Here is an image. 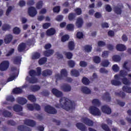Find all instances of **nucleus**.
I'll use <instances>...</instances> for the list:
<instances>
[{
    "label": "nucleus",
    "instance_id": "f257e3e1",
    "mask_svg": "<svg viewBox=\"0 0 131 131\" xmlns=\"http://www.w3.org/2000/svg\"><path fill=\"white\" fill-rule=\"evenodd\" d=\"M59 103L56 105V108H62L66 111L73 110L75 109V103L71 101L68 98L66 97H61L59 100Z\"/></svg>",
    "mask_w": 131,
    "mask_h": 131
},
{
    "label": "nucleus",
    "instance_id": "f03ea898",
    "mask_svg": "<svg viewBox=\"0 0 131 131\" xmlns=\"http://www.w3.org/2000/svg\"><path fill=\"white\" fill-rule=\"evenodd\" d=\"M36 70L37 72L34 70H31L29 72V75L32 77L29 80L30 83H36V82H37V79L35 76H39L41 74V67H37Z\"/></svg>",
    "mask_w": 131,
    "mask_h": 131
},
{
    "label": "nucleus",
    "instance_id": "7ed1b4c3",
    "mask_svg": "<svg viewBox=\"0 0 131 131\" xmlns=\"http://www.w3.org/2000/svg\"><path fill=\"white\" fill-rule=\"evenodd\" d=\"M89 111L91 114L94 115V116H101V115L102 114L99 108L94 105L90 107Z\"/></svg>",
    "mask_w": 131,
    "mask_h": 131
},
{
    "label": "nucleus",
    "instance_id": "20e7f679",
    "mask_svg": "<svg viewBox=\"0 0 131 131\" xmlns=\"http://www.w3.org/2000/svg\"><path fill=\"white\" fill-rule=\"evenodd\" d=\"M68 76V72L66 69H63L60 71V74H56L55 75V78L57 80H61V79H63V77H67Z\"/></svg>",
    "mask_w": 131,
    "mask_h": 131
},
{
    "label": "nucleus",
    "instance_id": "39448f33",
    "mask_svg": "<svg viewBox=\"0 0 131 131\" xmlns=\"http://www.w3.org/2000/svg\"><path fill=\"white\" fill-rule=\"evenodd\" d=\"M10 66V62L9 61L5 60L2 61L0 64V70L1 71H6L9 69Z\"/></svg>",
    "mask_w": 131,
    "mask_h": 131
},
{
    "label": "nucleus",
    "instance_id": "423d86ee",
    "mask_svg": "<svg viewBox=\"0 0 131 131\" xmlns=\"http://www.w3.org/2000/svg\"><path fill=\"white\" fill-rule=\"evenodd\" d=\"M45 112L49 114H56L57 113V110L55 108L50 105L46 106L45 107Z\"/></svg>",
    "mask_w": 131,
    "mask_h": 131
},
{
    "label": "nucleus",
    "instance_id": "0eeeda50",
    "mask_svg": "<svg viewBox=\"0 0 131 131\" xmlns=\"http://www.w3.org/2000/svg\"><path fill=\"white\" fill-rule=\"evenodd\" d=\"M114 78L115 80H111V84L112 85H115V86H118L119 85H121V82L119 80V76L117 74L115 75Z\"/></svg>",
    "mask_w": 131,
    "mask_h": 131
},
{
    "label": "nucleus",
    "instance_id": "6e6552de",
    "mask_svg": "<svg viewBox=\"0 0 131 131\" xmlns=\"http://www.w3.org/2000/svg\"><path fill=\"white\" fill-rule=\"evenodd\" d=\"M51 92L55 97L57 98H62L63 97V92L59 91L58 89L53 88L52 89Z\"/></svg>",
    "mask_w": 131,
    "mask_h": 131
},
{
    "label": "nucleus",
    "instance_id": "1a4fd4ad",
    "mask_svg": "<svg viewBox=\"0 0 131 131\" xmlns=\"http://www.w3.org/2000/svg\"><path fill=\"white\" fill-rule=\"evenodd\" d=\"M101 109L103 113L107 114V115H110V114L112 112L111 111V108H110V107L107 105H103L101 106Z\"/></svg>",
    "mask_w": 131,
    "mask_h": 131
},
{
    "label": "nucleus",
    "instance_id": "9d476101",
    "mask_svg": "<svg viewBox=\"0 0 131 131\" xmlns=\"http://www.w3.org/2000/svg\"><path fill=\"white\" fill-rule=\"evenodd\" d=\"M28 14L30 17H34L37 14V11L35 8L33 7H30L28 8Z\"/></svg>",
    "mask_w": 131,
    "mask_h": 131
},
{
    "label": "nucleus",
    "instance_id": "9b49d317",
    "mask_svg": "<svg viewBox=\"0 0 131 131\" xmlns=\"http://www.w3.org/2000/svg\"><path fill=\"white\" fill-rule=\"evenodd\" d=\"M82 121L84 124H86V125L88 126H93V125H94V122L87 117L83 118Z\"/></svg>",
    "mask_w": 131,
    "mask_h": 131
},
{
    "label": "nucleus",
    "instance_id": "f8f14e48",
    "mask_svg": "<svg viewBox=\"0 0 131 131\" xmlns=\"http://www.w3.org/2000/svg\"><path fill=\"white\" fill-rule=\"evenodd\" d=\"M83 19L81 17H78L75 25L77 28H81L83 25Z\"/></svg>",
    "mask_w": 131,
    "mask_h": 131
},
{
    "label": "nucleus",
    "instance_id": "ddd939ff",
    "mask_svg": "<svg viewBox=\"0 0 131 131\" xmlns=\"http://www.w3.org/2000/svg\"><path fill=\"white\" fill-rule=\"evenodd\" d=\"M12 40H13V35L8 34L5 36L4 38V42L6 45L10 43Z\"/></svg>",
    "mask_w": 131,
    "mask_h": 131
},
{
    "label": "nucleus",
    "instance_id": "4468645a",
    "mask_svg": "<svg viewBox=\"0 0 131 131\" xmlns=\"http://www.w3.org/2000/svg\"><path fill=\"white\" fill-rule=\"evenodd\" d=\"M24 123L26 125H28L29 126H32V127H33V126H35V125H36V123L35 122V121L30 119L25 120L24 121Z\"/></svg>",
    "mask_w": 131,
    "mask_h": 131
},
{
    "label": "nucleus",
    "instance_id": "2eb2a0df",
    "mask_svg": "<svg viewBox=\"0 0 131 131\" xmlns=\"http://www.w3.org/2000/svg\"><path fill=\"white\" fill-rule=\"evenodd\" d=\"M123 9V6H115L114 8V11L117 15H121L122 13V9Z\"/></svg>",
    "mask_w": 131,
    "mask_h": 131
},
{
    "label": "nucleus",
    "instance_id": "dca6fc26",
    "mask_svg": "<svg viewBox=\"0 0 131 131\" xmlns=\"http://www.w3.org/2000/svg\"><path fill=\"white\" fill-rule=\"evenodd\" d=\"M16 102L20 105H24L27 103V99L24 97H18Z\"/></svg>",
    "mask_w": 131,
    "mask_h": 131
},
{
    "label": "nucleus",
    "instance_id": "f3484780",
    "mask_svg": "<svg viewBox=\"0 0 131 131\" xmlns=\"http://www.w3.org/2000/svg\"><path fill=\"white\" fill-rule=\"evenodd\" d=\"M76 126H77L78 129L81 131H86V126L85 125L83 124L82 123H77L76 124Z\"/></svg>",
    "mask_w": 131,
    "mask_h": 131
},
{
    "label": "nucleus",
    "instance_id": "a211bd4d",
    "mask_svg": "<svg viewBox=\"0 0 131 131\" xmlns=\"http://www.w3.org/2000/svg\"><path fill=\"white\" fill-rule=\"evenodd\" d=\"M53 74V72L49 69H46L42 72V75L44 77H46L47 76H50V75H52Z\"/></svg>",
    "mask_w": 131,
    "mask_h": 131
},
{
    "label": "nucleus",
    "instance_id": "6ab92c4d",
    "mask_svg": "<svg viewBox=\"0 0 131 131\" xmlns=\"http://www.w3.org/2000/svg\"><path fill=\"white\" fill-rule=\"evenodd\" d=\"M26 49V43L24 42L20 43L17 48L18 51L19 53H21V52H23Z\"/></svg>",
    "mask_w": 131,
    "mask_h": 131
},
{
    "label": "nucleus",
    "instance_id": "aec40b11",
    "mask_svg": "<svg viewBox=\"0 0 131 131\" xmlns=\"http://www.w3.org/2000/svg\"><path fill=\"white\" fill-rule=\"evenodd\" d=\"M116 50L119 52H123L126 50L125 46L122 44H118L116 45Z\"/></svg>",
    "mask_w": 131,
    "mask_h": 131
},
{
    "label": "nucleus",
    "instance_id": "412c9836",
    "mask_svg": "<svg viewBox=\"0 0 131 131\" xmlns=\"http://www.w3.org/2000/svg\"><path fill=\"white\" fill-rule=\"evenodd\" d=\"M54 53V50L49 49L45 51H43V54L45 57H50Z\"/></svg>",
    "mask_w": 131,
    "mask_h": 131
},
{
    "label": "nucleus",
    "instance_id": "4be33fe9",
    "mask_svg": "<svg viewBox=\"0 0 131 131\" xmlns=\"http://www.w3.org/2000/svg\"><path fill=\"white\" fill-rule=\"evenodd\" d=\"M17 129L20 131H31V129L30 128L23 125L18 126Z\"/></svg>",
    "mask_w": 131,
    "mask_h": 131
},
{
    "label": "nucleus",
    "instance_id": "5701e85b",
    "mask_svg": "<svg viewBox=\"0 0 131 131\" xmlns=\"http://www.w3.org/2000/svg\"><path fill=\"white\" fill-rule=\"evenodd\" d=\"M56 33V30L53 28L49 29L46 31V34L48 36H52V35H54Z\"/></svg>",
    "mask_w": 131,
    "mask_h": 131
},
{
    "label": "nucleus",
    "instance_id": "b1692460",
    "mask_svg": "<svg viewBox=\"0 0 131 131\" xmlns=\"http://www.w3.org/2000/svg\"><path fill=\"white\" fill-rule=\"evenodd\" d=\"M12 108L15 112H21L23 110V107L19 104H15Z\"/></svg>",
    "mask_w": 131,
    "mask_h": 131
},
{
    "label": "nucleus",
    "instance_id": "393cba45",
    "mask_svg": "<svg viewBox=\"0 0 131 131\" xmlns=\"http://www.w3.org/2000/svg\"><path fill=\"white\" fill-rule=\"evenodd\" d=\"M71 75L72 76H74L75 77H78L80 75V73L78 70L74 69L71 71Z\"/></svg>",
    "mask_w": 131,
    "mask_h": 131
},
{
    "label": "nucleus",
    "instance_id": "a878e982",
    "mask_svg": "<svg viewBox=\"0 0 131 131\" xmlns=\"http://www.w3.org/2000/svg\"><path fill=\"white\" fill-rule=\"evenodd\" d=\"M68 47L70 51H73L75 49V43L73 41H70L68 43Z\"/></svg>",
    "mask_w": 131,
    "mask_h": 131
},
{
    "label": "nucleus",
    "instance_id": "bb28decb",
    "mask_svg": "<svg viewBox=\"0 0 131 131\" xmlns=\"http://www.w3.org/2000/svg\"><path fill=\"white\" fill-rule=\"evenodd\" d=\"M13 64L18 65L21 63V58L19 56H15L13 59Z\"/></svg>",
    "mask_w": 131,
    "mask_h": 131
},
{
    "label": "nucleus",
    "instance_id": "cd10ccee",
    "mask_svg": "<svg viewBox=\"0 0 131 131\" xmlns=\"http://www.w3.org/2000/svg\"><path fill=\"white\" fill-rule=\"evenodd\" d=\"M81 91L83 94H85V95H89L92 92V91H91V90H90V89L88 88V87L86 86L82 87Z\"/></svg>",
    "mask_w": 131,
    "mask_h": 131
},
{
    "label": "nucleus",
    "instance_id": "c85d7f7f",
    "mask_svg": "<svg viewBox=\"0 0 131 131\" xmlns=\"http://www.w3.org/2000/svg\"><path fill=\"white\" fill-rule=\"evenodd\" d=\"M93 105L96 107H100L101 106V101L98 99H94L92 101Z\"/></svg>",
    "mask_w": 131,
    "mask_h": 131
},
{
    "label": "nucleus",
    "instance_id": "c756f323",
    "mask_svg": "<svg viewBox=\"0 0 131 131\" xmlns=\"http://www.w3.org/2000/svg\"><path fill=\"white\" fill-rule=\"evenodd\" d=\"M103 99L106 101V102H111V96H110V94L108 92L105 93Z\"/></svg>",
    "mask_w": 131,
    "mask_h": 131
},
{
    "label": "nucleus",
    "instance_id": "7c9ffc66",
    "mask_svg": "<svg viewBox=\"0 0 131 131\" xmlns=\"http://www.w3.org/2000/svg\"><path fill=\"white\" fill-rule=\"evenodd\" d=\"M84 50L86 53H91L92 50H93V47H92V45H85L84 46Z\"/></svg>",
    "mask_w": 131,
    "mask_h": 131
},
{
    "label": "nucleus",
    "instance_id": "2f4dec72",
    "mask_svg": "<svg viewBox=\"0 0 131 131\" xmlns=\"http://www.w3.org/2000/svg\"><path fill=\"white\" fill-rule=\"evenodd\" d=\"M75 18H76V14L74 13H70L68 15V19L69 21H73V20H75Z\"/></svg>",
    "mask_w": 131,
    "mask_h": 131
},
{
    "label": "nucleus",
    "instance_id": "473e14b6",
    "mask_svg": "<svg viewBox=\"0 0 131 131\" xmlns=\"http://www.w3.org/2000/svg\"><path fill=\"white\" fill-rule=\"evenodd\" d=\"M115 96H117V97L122 98V99H124L125 98V93L122 91H120V92H115Z\"/></svg>",
    "mask_w": 131,
    "mask_h": 131
},
{
    "label": "nucleus",
    "instance_id": "72a5a7b5",
    "mask_svg": "<svg viewBox=\"0 0 131 131\" xmlns=\"http://www.w3.org/2000/svg\"><path fill=\"white\" fill-rule=\"evenodd\" d=\"M62 88L63 92H66V93L71 91V86L68 84L63 85Z\"/></svg>",
    "mask_w": 131,
    "mask_h": 131
},
{
    "label": "nucleus",
    "instance_id": "f704fd0d",
    "mask_svg": "<svg viewBox=\"0 0 131 131\" xmlns=\"http://www.w3.org/2000/svg\"><path fill=\"white\" fill-rule=\"evenodd\" d=\"M121 80L123 84H125V85H130V81H129V80H128L127 78H123L122 79H121Z\"/></svg>",
    "mask_w": 131,
    "mask_h": 131
},
{
    "label": "nucleus",
    "instance_id": "c9c22d12",
    "mask_svg": "<svg viewBox=\"0 0 131 131\" xmlns=\"http://www.w3.org/2000/svg\"><path fill=\"white\" fill-rule=\"evenodd\" d=\"M120 77H123L124 78L125 77L127 76V72L125 71V70H122L120 71L119 75H118Z\"/></svg>",
    "mask_w": 131,
    "mask_h": 131
},
{
    "label": "nucleus",
    "instance_id": "e433bc0d",
    "mask_svg": "<svg viewBox=\"0 0 131 131\" xmlns=\"http://www.w3.org/2000/svg\"><path fill=\"white\" fill-rule=\"evenodd\" d=\"M3 115L4 116V117H9L11 118L12 116H13V115H12V113L6 110L4 111L3 112Z\"/></svg>",
    "mask_w": 131,
    "mask_h": 131
},
{
    "label": "nucleus",
    "instance_id": "4c0bfd02",
    "mask_svg": "<svg viewBox=\"0 0 131 131\" xmlns=\"http://www.w3.org/2000/svg\"><path fill=\"white\" fill-rule=\"evenodd\" d=\"M82 82L85 85H89L91 83V81L88 78L84 77L82 79Z\"/></svg>",
    "mask_w": 131,
    "mask_h": 131
},
{
    "label": "nucleus",
    "instance_id": "58836bf2",
    "mask_svg": "<svg viewBox=\"0 0 131 131\" xmlns=\"http://www.w3.org/2000/svg\"><path fill=\"white\" fill-rule=\"evenodd\" d=\"M48 61V58L47 57H42L38 60V63L39 65H43L46 64Z\"/></svg>",
    "mask_w": 131,
    "mask_h": 131
},
{
    "label": "nucleus",
    "instance_id": "ea45409f",
    "mask_svg": "<svg viewBox=\"0 0 131 131\" xmlns=\"http://www.w3.org/2000/svg\"><path fill=\"white\" fill-rule=\"evenodd\" d=\"M112 59L114 62H120L121 61V57L118 55H115L113 56Z\"/></svg>",
    "mask_w": 131,
    "mask_h": 131
},
{
    "label": "nucleus",
    "instance_id": "a19ab883",
    "mask_svg": "<svg viewBox=\"0 0 131 131\" xmlns=\"http://www.w3.org/2000/svg\"><path fill=\"white\" fill-rule=\"evenodd\" d=\"M12 92H13V94L18 95L19 94L22 93L23 91H22V89H21L20 88H16L13 90Z\"/></svg>",
    "mask_w": 131,
    "mask_h": 131
},
{
    "label": "nucleus",
    "instance_id": "79ce46f5",
    "mask_svg": "<svg viewBox=\"0 0 131 131\" xmlns=\"http://www.w3.org/2000/svg\"><path fill=\"white\" fill-rule=\"evenodd\" d=\"M66 29L68 31H74V25L73 24H69L67 25Z\"/></svg>",
    "mask_w": 131,
    "mask_h": 131
},
{
    "label": "nucleus",
    "instance_id": "37998d69",
    "mask_svg": "<svg viewBox=\"0 0 131 131\" xmlns=\"http://www.w3.org/2000/svg\"><path fill=\"white\" fill-rule=\"evenodd\" d=\"M30 89L32 92H37V91L40 90V86L37 85H34L31 86Z\"/></svg>",
    "mask_w": 131,
    "mask_h": 131
},
{
    "label": "nucleus",
    "instance_id": "c03bdc74",
    "mask_svg": "<svg viewBox=\"0 0 131 131\" xmlns=\"http://www.w3.org/2000/svg\"><path fill=\"white\" fill-rule=\"evenodd\" d=\"M40 58V53L38 52H35L32 56V60H37Z\"/></svg>",
    "mask_w": 131,
    "mask_h": 131
},
{
    "label": "nucleus",
    "instance_id": "a18cd8bd",
    "mask_svg": "<svg viewBox=\"0 0 131 131\" xmlns=\"http://www.w3.org/2000/svg\"><path fill=\"white\" fill-rule=\"evenodd\" d=\"M28 99L29 101H30V102H36V98H35V96L33 95H29L28 96Z\"/></svg>",
    "mask_w": 131,
    "mask_h": 131
},
{
    "label": "nucleus",
    "instance_id": "49530a36",
    "mask_svg": "<svg viewBox=\"0 0 131 131\" xmlns=\"http://www.w3.org/2000/svg\"><path fill=\"white\" fill-rule=\"evenodd\" d=\"M13 32L14 34H20V33H21V30L20 29V28L15 27L13 29Z\"/></svg>",
    "mask_w": 131,
    "mask_h": 131
},
{
    "label": "nucleus",
    "instance_id": "de8ad7c7",
    "mask_svg": "<svg viewBox=\"0 0 131 131\" xmlns=\"http://www.w3.org/2000/svg\"><path fill=\"white\" fill-rule=\"evenodd\" d=\"M122 90L123 92L130 94L131 93V88L127 86H123L122 88Z\"/></svg>",
    "mask_w": 131,
    "mask_h": 131
},
{
    "label": "nucleus",
    "instance_id": "09e8293b",
    "mask_svg": "<svg viewBox=\"0 0 131 131\" xmlns=\"http://www.w3.org/2000/svg\"><path fill=\"white\" fill-rule=\"evenodd\" d=\"M11 29V26L8 24H4L2 27V30L4 31H7V30H10Z\"/></svg>",
    "mask_w": 131,
    "mask_h": 131
},
{
    "label": "nucleus",
    "instance_id": "8fccbe9b",
    "mask_svg": "<svg viewBox=\"0 0 131 131\" xmlns=\"http://www.w3.org/2000/svg\"><path fill=\"white\" fill-rule=\"evenodd\" d=\"M41 95L44 97H49L50 96V91L47 90H43L41 92Z\"/></svg>",
    "mask_w": 131,
    "mask_h": 131
},
{
    "label": "nucleus",
    "instance_id": "3c124183",
    "mask_svg": "<svg viewBox=\"0 0 131 131\" xmlns=\"http://www.w3.org/2000/svg\"><path fill=\"white\" fill-rule=\"evenodd\" d=\"M74 12L76 13V15H77L78 16L82 14V10H81V8H77L74 9Z\"/></svg>",
    "mask_w": 131,
    "mask_h": 131
},
{
    "label": "nucleus",
    "instance_id": "603ef678",
    "mask_svg": "<svg viewBox=\"0 0 131 131\" xmlns=\"http://www.w3.org/2000/svg\"><path fill=\"white\" fill-rule=\"evenodd\" d=\"M93 61L96 64H99L101 62V58L99 56H94L93 57Z\"/></svg>",
    "mask_w": 131,
    "mask_h": 131
},
{
    "label": "nucleus",
    "instance_id": "864d4df0",
    "mask_svg": "<svg viewBox=\"0 0 131 131\" xmlns=\"http://www.w3.org/2000/svg\"><path fill=\"white\" fill-rule=\"evenodd\" d=\"M70 38L69 35H64L61 37V41L62 42H65V41H67Z\"/></svg>",
    "mask_w": 131,
    "mask_h": 131
},
{
    "label": "nucleus",
    "instance_id": "5fc2aeb1",
    "mask_svg": "<svg viewBox=\"0 0 131 131\" xmlns=\"http://www.w3.org/2000/svg\"><path fill=\"white\" fill-rule=\"evenodd\" d=\"M101 127L103 129V130L105 131H111L110 129V128H109V126L107 124H102L101 125Z\"/></svg>",
    "mask_w": 131,
    "mask_h": 131
},
{
    "label": "nucleus",
    "instance_id": "6e6d98bb",
    "mask_svg": "<svg viewBox=\"0 0 131 131\" xmlns=\"http://www.w3.org/2000/svg\"><path fill=\"white\" fill-rule=\"evenodd\" d=\"M64 55L67 59H69L70 60V59H72V57H73V54L71 52H66L64 53Z\"/></svg>",
    "mask_w": 131,
    "mask_h": 131
},
{
    "label": "nucleus",
    "instance_id": "4d7b16f0",
    "mask_svg": "<svg viewBox=\"0 0 131 131\" xmlns=\"http://www.w3.org/2000/svg\"><path fill=\"white\" fill-rule=\"evenodd\" d=\"M14 52H15V49L14 48H12L10 50H9L7 54H6V57H10V56H12L13 54H14Z\"/></svg>",
    "mask_w": 131,
    "mask_h": 131
},
{
    "label": "nucleus",
    "instance_id": "13d9d810",
    "mask_svg": "<svg viewBox=\"0 0 131 131\" xmlns=\"http://www.w3.org/2000/svg\"><path fill=\"white\" fill-rule=\"evenodd\" d=\"M42 1H39L37 4H36V8L39 10V9H41L42 8Z\"/></svg>",
    "mask_w": 131,
    "mask_h": 131
},
{
    "label": "nucleus",
    "instance_id": "bf43d9fd",
    "mask_svg": "<svg viewBox=\"0 0 131 131\" xmlns=\"http://www.w3.org/2000/svg\"><path fill=\"white\" fill-rule=\"evenodd\" d=\"M77 38L81 39V38H83V33L82 32H78L76 34Z\"/></svg>",
    "mask_w": 131,
    "mask_h": 131
},
{
    "label": "nucleus",
    "instance_id": "052dcab7",
    "mask_svg": "<svg viewBox=\"0 0 131 131\" xmlns=\"http://www.w3.org/2000/svg\"><path fill=\"white\" fill-rule=\"evenodd\" d=\"M68 64L71 68H73L74 66H75V62L73 60L69 61L68 62Z\"/></svg>",
    "mask_w": 131,
    "mask_h": 131
},
{
    "label": "nucleus",
    "instance_id": "680f3d73",
    "mask_svg": "<svg viewBox=\"0 0 131 131\" xmlns=\"http://www.w3.org/2000/svg\"><path fill=\"white\" fill-rule=\"evenodd\" d=\"M7 124H8V125H11L12 126H15L17 123L13 120H10L7 121Z\"/></svg>",
    "mask_w": 131,
    "mask_h": 131
},
{
    "label": "nucleus",
    "instance_id": "e2e57ef3",
    "mask_svg": "<svg viewBox=\"0 0 131 131\" xmlns=\"http://www.w3.org/2000/svg\"><path fill=\"white\" fill-rule=\"evenodd\" d=\"M112 69L114 72H118L119 71V67L117 64H114L112 67Z\"/></svg>",
    "mask_w": 131,
    "mask_h": 131
},
{
    "label": "nucleus",
    "instance_id": "0e129e2a",
    "mask_svg": "<svg viewBox=\"0 0 131 131\" xmlns=\"http://www.w3.org/2000/svg\"><path fill=\"white\" fill-rule=\"evenodd\" d=\"M109 56V51H104L102 52V58H107V57Z\"/></svg>",
    "mask_w": 131,
    "mask_h": 131
},
{
    "label": "nucleus",
    "instance_id": "69168bd1",
    "mask_svg": "<svg viewBox=\"0 0 131 131\" xmlns=\"http://www.w3.org/2000/svg\"><path fill=\"white\" fill-rule=\"evenodd\" d=\"M109 64H110V62L108 60H104L101 63V65L103 67H107V66H109Z\"/></svg>",
    "mask_w": 131,
    "mask_h": 131
},
{
    "label": "nucleus",
    "instance_id": "338daca9",
    "mask_svg": "<svg viewBox=\"0 0 131 131\" xmlns=\"http://www.w3.org/2000/svg\"><path fill=\"white\" fill-rule=\"evenodd\" d=\"M79 65L80 67H86L88 66V63L85 61L81 60L80 61Z\"/></svg>",
    "mask_w": 131,
    "mask_h": 131
},
{
    "label": "nucleus",
    "instance_id": "774afa93",
    "mask_svg": "<svg viewBox=\"0 0 131 131\" xmlns=\"http://www.w3.org/2000/svg\"><path fill=\"white\" fill-rule=\"evenodd\" d=\"M61 7L60 6H56L53 8V12L54 13H59L60 12V10Z\"/></svg>",
    "mask_w": 131,
    "mask_h": 131
}]
</instances>
